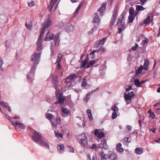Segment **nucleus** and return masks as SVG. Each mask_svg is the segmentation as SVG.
I'll list each match as a JSON object with an SVG mask.
<instances>
[{
	"mask_svg": "<svg viewBox=\"0 0 160 160\" xmlns=\"http://www.w3.org/2000/svg\"><path fill=\"white\" fill-rule=\"evenodd\" d=\"M41 55V52H40L38 53H34L32 55L30 58L32 61H35L33 63L32 67L30 70V73H31L32 71L36 69V67L39 63L40 60V58Z\"/></svg>",
	"mask_w": 160,
	"mask_h": 160,
	"instance_id": "1",
	"label": "nucleus"
},
{
	"mask_svg": "<svg viewBox=\"0 0 160 160\" xmlns=\"http://www.w3.org/2000/svg\"><path fill=\"white\" fill-rule=\"evenodd\" d=\"M42 136L37 132H35L33 134L32 136V139L36 143L39 144L40 143L42 144L43 145L46 147H47L48 149H49V145L45 141H44L41 139Z\"/></svg>",
	"mask_w": 160,
	"mask_h": 160,
	"instance_id": "2",
	"label": "nucleus"
},
{
	"mask_svg": "<svg viewBox=\"0 0 160 160\" xmlns=\"http://www.w3.org/2000/svg\"><path fill=\"white\" fill-rule=\"evenodd\" d=\"M99 155L101 158V160H117V156L115 153L105 154L103 152L99 153Z\"/></svg>",
	"mask_w": 160,
	"mask_h": 160,
	"instance_id": "3",
	"label": "nucleus"
},
{
	"mask_svg": "<svg viewBox=\"0 0 160 160\" xmlns=\"http://www.w3.org/2000/svg\"><path fill=\"white\" fill-rule=\"evenodd\" d=\"M50 16L49 14H47L43 22V26L41 28V35H43L46 29L48 28L50 26L52 21L50 20Z\"/></svg>",
	"mask_w": 160,
	"mask_h": 160,
	"instance_id": "4",
	"label": "nucleus"
},
{
	"mask_svg": "<svg viewBox=\"0 0 160 160\" xmlns=\"http://www.w3.org/2000/svg\"><path fill=\"white\" fill-rule=\"evenodd\" d=\"M77 140L79 143L84 148L86 147L88 145L87 138L85 134L82 133L81 134L79 135L77 137Z\"/></svg>",
	"mask_w": 160,
	"mask_h": 160,
	"instance_id": "5",
	"label": "nucleus"
},
{
	"mask_svg": "<svg viewBox=\"0 0 160 160\" xmlns=\"http://www.w3.org/2000/svg\"><path fill=\"white\" fill-rule=\"evenodd\" d=\"M125 100L127 104H129L132 98L134 96V93L133 91H131L127 93L125 92L124 94Z\"/></svg>",
	"mask_w": 160,
	"mask_h": 160,
	"instance_id": "6",
	"label": "nucleus"
},
{
	"mask_svg": "<svg viewBox=\"0 0 160 160\" xmlns=\"http://www.w3.org/2000/svg\"><path fill=\"white\" fill-rule=\"evenodd\" d=\"M118 13V7L116 6L113 12L112 15L110 22V27H111L114 25L117 18Z\"/></svg>",
	"mask_w": 160,
	"mask_h": 160,
	"instance_id": "7",
	"label": "nucleus"
},
{
	"mask_svg": "<svg viewBox=\"0 0 160 160\" xmlns=\"http://www.w3.org/2000/svg\"><path fill=\"white\" fill-rule=\"evenodd\" d=\"M60 0H51L50 3L48 6L49 11H50L51 10L54 5H55V6L54 7V10H56L58 6V5Z\"/></svg>",
	"mask_w": 160,
	"mask_h": 160,
	"instance_id": "8",
	"label": "nucleus"
},
{
	"mask_svg": "<svg viewBox=\"0 0 160 160\" xmlns=\"http://www.w3.org/2000/svg\"><path fill=\"white\" fill-rule=\"evenodd\" d=\"M64 29L68 32H72L75 29V27L70 23L68 22L65 24Z\"/></svg>",
	"mask_w": 160,
	"mask_h": 160,
	"instance_id": "9",
	"label": "nucleus"
},
{
	"mask_svg": "<svg viewBox=\"0 0 160 160\" xmlns=\"http://www.w3.org/2000/svg\"><path fill=\"white\" fill-rule=\"evenodd\" d=\"M35 71V69H34V70L32 71L31 73H30V70L29 74L27 75V79L28 82L31 83H33V81L34 78Z\"/></svg>",
	"mask_w": 160,
	"mask_h": 160,
	"instance_id": "10",
	"label": "nucleus"
},
{
	"mask_svg": "<svg viewBox=\"0 0 160 160\" xmlns=\"http://www.w3.org/2000/svg\"><path fill=\"white\" fill-rule=\"evenodd\" d=\"M106 39L107 38L105 37L102 39L96 42L94 45L95 47L96 48L101 47L104 45Z\"/></svg>",
	"mask_w": 160,
	"mask_h": 160,
	"instance_id": "11",
	"label": "nucleus"
},
{
	"mask_svg": "<svg viewBox=\"0 0 160 160\" xmlns=\"http://www.w3.org/2000/svg\"><path fill=\"white\" fill-rule=\"evenodd\" d=\"M61 121V119L60 118H55L54 121H51L52 126L54 128H56L57 125L60 123Z\"/></svg>",
	"mask_w": 160,
	"mask_h": 160,
	"instance_id": "12",
	"label": "nucleus"
},
{
	"mask_svg": "<svg viewBox=\"0 0 160 160\" xmlns=\"http://www.w3.org/2000/svg\"><path fill=\"white\" fill-rule=\"evenodd\" d=\"M43 36V35H41V34H40L37 42V50L38 51L41 50L42 49V45L41 38Z\"/></svg>",
	"mask_w": 160,
	"mask_h": 160,
	"instance_id": "13",
	"label": "nucleus"
},
{
	"mask_svg": "<svg viewBox=\"0 0 160 160\" xmlns=\"http://www.w3.org/2000/svg\"><path fill=\"white\" fill-rule=\"evenodd\" d=\"M57 96L58 98V101L56 102L55 104H57L59 103L60 104H63L64 102V99L62 94L59 93L57 95Z\"/></svg>",
	"mask_w": 160,
	"mask_h": 160,
	"instance_id": "14",
	"label": "nucleus"
},
{
	"mask_svg": "<svg viewBox=\"0 0 160 160\" xmlns=\"http://www.w3.org/2000/svg\"><path fill=\"white\" fill-rule=\"evenodd\" d=\"M61 110L63 113L62 114V117L65 118L70 115V112L68 109L65 107H63L62 108Z\"/></svg>",
	"mask_w": 160,
	"mask_h": 160,
	"instance_id": "15",
	"label": "nucleus"
},
{
	"mask_svg": "<svg viewBox=\"0 0 160 160\" xmlns=\"http://www.w3.org/2000/svg\"><path fill=\"white\" fill-rule=\"evenodd\" d=\"M12 124L15 127L16 129H17L18 128H19L21 129H24L26 127L24 124L19 122H17L15 123L12 122Z\"/></svg>",
	"mask_w": 160,
	"mask_h": 160,
	"instance_id": "16",
	"label": "nucleus"
},
{
	"mask_svg": "<svg viewBox=\"0 0 160 160\" xmlns=\"http://www.w3.org/2000/svg\"><path fill=\"white\" fill-rule=\"evenodd\" d=\"M99 148L104 149H106L108 148V146L106 140H104L101 142L99 145Z\"/></svg>",
	"mask_w": 160,
	"mask_h": 160,
	"instance_id": "17",
	"label": "nucleus"
},
{
	"mask_svg": "<svg viewBox=\"0 0 160 160\" xmlns=\"http://www.w3.org/2000/svg\"><path fill=\"white\" fill-rule=\"evenodd\" d=\"M94 135L99 138H102L104 135V134L103 132H99L98 130L97 129H95L94 132Z\"/></svg>",
	"mask_w": 160,
	"mask_h": 160,
	"instance_id": "18",
	"label": "nucleus"
},
{
	"mask_svg": "<svg viewBox=\"0 0 160 160\" xmlns=\"http://www.w3.org/2000/svg\"><path fill=\"white\" fill-rule=\"evenodd\" d=\"M59 34L58 33L55 36L54 38L55 45L58 46L59 45L60 39L59 38Z\"/></svg>",
	"mask_w": 160,
	"mask_h": 160,
	"instance_id": "19",
	"label": "nucleus"
},
{
	"mask_svg": "<svg viewBox=\"0 0 160 160\" xmlns=\"http://www.w3.org/2000/svg\"><path fill=\"white\" fill-rule=\"evenodd\" d=\"M124 17L123 16H120L118 19L117 24L119 26H123L124 23Z\"/></svg>",
	"mask_w": 160,
	"mask_h": 160,
	"instance_id": "20",
	"label": "nucleus"
},
{
	"mask_svg": "<svg viewBox=\"0 0 160 160\" xmlns=\"http://www.w3.org/2000/svg\"><path fill=\"white\" fill-rule=\"evenodd\" d=\"M64 150V146L62 144H58L57 150L59 153H62Z\"/></svg>",
	"mask_w": 160,
	"mask_h": 160,
	"instance_id": "21",
	"label": "nucleus"
},
{
	"mask_svg": "<svg viewBox=\"0 0 160 160\" xmlns=\"http://www.w3.org/2000/svg\"><path fill=\"white\" fill-rule=\"evenodd\" d=\"M46 36V37L44 39L45 41H47L48 39L51 40L54 38V34L52 33H50L49 31H48L47 32Z\"/></svg>",
	"mask_w": 160,
	"mask_h": 160,
	"instance_id": "22",
	"label": "nucleus"
},
{
	"mask_svg": "<svg viewBox=\"0 0 160 160\" xmlns=\"http://www.w3.org/2000/svg\"><path fill=\"white\" fill-rule=\"evenodd\" d=\"M94 18L92 20V22L94 23L99 22H100V19L98 17V14L97 13H95L93 15Z\"/></svg>",
	"mask_w": 160,
	"mask_h": 160,
	"instance_id": "23",
	"label": "nucleus"
},
{
	"mask_svg": "<svg viewBox=\"0 0 160 160\" xmlns=\"http://www.w3.org/2000/svg\"><path fill=\"white\" fill-rule=\"evenodd\" d=\"M78 77L75 74L73 73L70 75L66 79L70 80L71 81H73L76 79Z\"/></svg>",
	"mask_w": 160,
	"mask_h": 160,
	"instance_id": "24",
	"label": "nucleus"
},
{
	"mask_svg": "<svg viewBox=\"0 0 160 160\" xmlns=\"http://www.w3.org/2000/svg\"><path fill=\"white\" fill-rule=\"evenodd\" d=\"M46 118L49 120L51 121L54 118V116L50 113H46L45 114Z\"/></svg>",
	"mask_w": 160,
	"mask_h": 160,
	"instance_id": "25",
	"label": "nucleus"
},
{
	"mask_svg": "<svg viewBox=\"0 0 160 160\" xmlns=\"http://www.w3.org/2000/svg\"><path fill=\"white\" fill-rule=\"evenodd\" d=\"M149 61L147 59H145L144 60L143 68L145 70H147L148 68Z\"/></svg>",
	"mask_w": 160,
	"mask_h": 160,
	"instance_id": "26",
	"label": "nucleus"
},
{
	"mask_svg": "<svg viewBox=\"0 0 160 160\" xmlns=\"http://www.w3.org/2000/svg\"><path fill=\"white\" fill-rule=\"evenodd\" d=\"M134 84L137 87H142V85L140 84V81L138 79H135L133 81Z\"/></svg>",
	"mask_w": 160,
	"mask_h": 160,
	"instance_id": "27",
	"label": "nucleus"
},
{
	"mask_svg": "<svg viewBox=\"0 0 160 160\" xmlns=\"http://www.w3.org/2000/svg\"><path fill=\"white\" fill-rule=\"evenodd\" d=\"M122 144L120 143H118L116 147V148L117 151L119 152H122L124 149L121 147Z\"/></svg>",
	"mask_w": 160,
	"mask_h": 160,
	"instance_id": "28",
	"label": "nucleus"
},
{
	"mask_svg": "<svg viewBox=\"0 0 160 160\" xmlns=\"http://www.w3.org/2000/svg\"><path fill=\"white\" fill-rule=\"evenodd\" d=\"M135 153L138 155L141 154L143 151V149L141 148H136L135 150Z\"/></svg>",
	"mask_w": 160,
	"mask_h": 160,
	"instance_id": "29",
	"label": "nucleus"
},
{
	"mask_svg": "<svg viewBox=\"0 0 160 160\" xmlns=\"http://www.w3.org/2000/svg\"><path fill=\"white\" fill-rule=\"evenodd\" d=\"M129 15L135 16L137 15V13L134 11V9L133 8H131L129 9Z\"/></svg>",
	"mask_w": 160,
	"mask_h": 160,
	"instance_id": "30",
	"label": "nucleus"
},
{
	"mask_svg": "<svg viewBox=\"0 0 160 160\" xmlns=\"http://www.w3.org/2000/svg\"><path fill=\"white\" fill-rule=\"evenodd\" d=\"M86 112L88 113V116L90 121H92L93 120L92 114L91 113V110L88 109L87 110Z\"/></svg>",
	"mask_w": 160,
	"mask_h": 160,
	"instance_id": "31",
	"label": "nucleus"
},
{
	"mask_svg": "<svg viewBox=\"0 0 160 160\" xmlns=\"http://www.w3.org/2000/svg\"><path fill=\"white\" fill-rule=\"evenodd\" d=\"M65 83L66 84V86L68 88H71L73 87V85L71 81H68L67 79H66Z\"/></svg>",
	"mask_w": 160,
	"mask_h": 160,
	"instance_id": "32",
	"label": "nucleus"
},
{
	"mask_svg": "<svg viewBox=\"0 0 160 160\" xmlns=\"http://www.w3.org/2000/svg\"><path fill=\"white\" fill-rule=\"evenodd\" d=\"M54 133L56 137L57 138H62L63 137V135L62 133L59 132L58 131H55Z\"/></svg>",
	"mask_w": 160,
	"mask_h": 160,
	"instance_id": "33",
	"label": "nucleus"
},
{
	"mask_svg": "<svg viewBox=\"0 0 160 160\" xmlns=\"http://www.w3.org/2000/svg\"><path fill=\"white\" fill-rule=\"evenodd\" d=\"M87 159L88 160H97L96 155L94 154L92 156V159L89 155H87Z\"/></svg>",
	"mask_w": 160,
	"mask_h": 160,
	"instance_id": "34",
	"label": "nucleus"
},
{
	"mask_svg": "<svg viewBox=\"0 0 160 160\" xmlns=\"http://www.w3.org/2000/svg\"><path fill=\"white\" fill-rule=\"evenodd\" d=\"M143 69V67L142 65H141L140 67L138 68L135 72L136 75H137L141 73L142 70Z\"/></svg>",
	"mask_w": 160,
	"mask_h": 160,
	"instance_id": "35",
	"label": "nucleus"
},
{
	"mask_svg": "<svg viewBox=\"0 0 160 160\" xmlns=\"http://www.w3.org/2000/svg\"><path fill=\"white\" fill-rule=\"evenodd\" d=\"M105 9V4L103 5L102 6L100 7L98 9V11L99 12L101 13H102L104 11Z\"/></svg>",
	"mask_w": 160,
	"mask_h": 160,
	"instance_id": "36",
	"label": "nucleus"
},
{
	"mask_svg": "<svg viewBox=\"0 0 160 160\" xmlns=\"http://www.w3.org/2000/svg\"><path fill=\"white\" fill-rule=\"evenodd\" d=\"M88 84L87 82L86 79L85 77H84L83 78L82 81V86L83 87V88L85 87L87 84Z\"/></svg>",
	"mask_w": 160,
	"mask_h": 160,
	"instance_id": "37",
	"label": "nucleus"
},
{
	"mask_svg": "<svg viewBox=\"0 0 160 160\" xmlns=\"http://www.w3.org/2000/svg\"><path fill=\"white\" fill-rule=\"evenodd\" d=\"M111 109L113 111V112H117L118 111V108L117 107V106L116 105H114L112 106L111 108Z\"/></svg>",
	"mask_w": 160,
	"mask_h": 160,
	"instance_id": "38",
	"label": "nucleus"
},
{
	"mask_svg": "<svg viewBox=\"0 0 160 160\" xmlns=\"http://www.w3.org/2000/svg\"><path fill=\"white\" fill-rule=\"evenodd\" d=\"M95 63L94 61L92 60L91 62H88L87 64V65L86 66V68H88L91 66L94 65Z\"/></svg>",
	"mask_w": 160,
	"mask_h": 160,
	"instance_id": "39",
	"label": "nucleus"
},
{
	"mask_svg": "<svg viewBox=\"0 0 160 160\" xmlns=\"http://www.w3.org/2000/svg\"><path fill=\"white\" fill-rule=\"evenodd\" d=\"M3 63V60L0 57V70L2 71H4V69L2 67V65Z\"/></svg>",
	"mask_w": 160,
	"mask_h": 160,
	"instance_id": "40",
	"label": "nucleus"
},
{
	"mask_svg": "<svg viewBox=\"0 0 160 160\" xmlns=\"http://www.w3.org/2000/svg\"><path fill=\"white\" fill-rule=\"evenodd\" d=\"M144 8L141 5H138L136 6V10L137 11L143 10Z\"/></svg>",
	"mask_w": 160,
	"mask_h": 160,
	"instance_id": "41",
	"label": "nucleus"
},
{
	"mask_svg": "<svg viewBox=\"0 0 160 160\" xmlns=\"http://www.w3.org/2000/svg\"><path fill=\"white\" fill-rule=\"evenodd\" d=\"M150 20V17L149 16H148L144 21V23L145 24H149Z\"/></svg>",
	"mask_w": 160,
	"mask_h": 160,
	"instance_id": "42",
	"label": "nucleus"
},
{
	"mask_svg": "<svg viewBox=\"0 0 160 160\" xmlns=\"http://www.w3.org/2000/svg\"><path fill=\"white\" fill-rule=\"evenodd\" d=\"M135 17V16L129 15L128 17L129 22H132L134 20Z\"/></svg>",
	"mask_w": 160,
	"mask_h": 160,
	"instance_id": "43",
	"label": "nucleus"
},
{
	"mask_svg": "<svg viewBox=\"0 0 160 160\" xmlns=\"http://www.w3.org/2000/svg\"><path fill=\"white\" fill-rule=\"evenodd\" d=\"M62 55L61 53H60L58 54L56 62H58V63L60 62L61 60V59L62 58Z\"/></svg>",
	"mask_w": 160,
	"mask_h": 160,
	"instance_id": "44",
	"label": "nucleus"
},
{
	"mask_svg": "<svg viewBox=\"0 0 160 160\" xmlns=\"http://www.w3.org/2000/svg\"><path fill=\"white\" fill-rule=\"evenodd\" d=\"M62 55L61 53H60L58 54L56 62H58V63L60 62L61 60V59L62 58Z\"/></svg>",
	"mask_w": 160,
	"mask_h": 160,
	"instance_id": "45",
	"label": "nucleus"
},
{
	"mask_svg": "<svg viewBox=\"0 0 160 160\" xmlns=\"http://www.w3.org/2000/svg\"><path fill=\"white\" fill-rule=\"evenodd\" d=\"M87 64V60H85L84 61L81 62L80 64L81 68H82L84 67Z\"/></svg>",
	"mask_w": 160,
	"mask_h": 160,
	"instance_id": "46",
	"label": "nucleus"
},
{
	"mask_svg": "<svg viewBox=\"0 0 160 160\" xmlns=\"http://www.w3.org/2000/svg\"><path fill=\"white\" fill-rule=\"evenodd\" d=\"M67 23H64L62 22H61L59 23V27L60 28H64V27H65V24H66Z\"/></svg>",
	"mask_w": 160,
	"mask_h": 160,
	"instance_id": "47",
	"label": "nucleus"
},
{
	"mask_svg": "<svg viewBox=\"0 0 160 160\" xmlns=\"http://www.w3.org/2000/svg\"><path fill=\"white\" fill-rule=\"evenodd\" d=\"M117 112H113L112 115V119H115L117 118Z\"/></svg>",
	"mask_w": 160,
	"mask_h": 160,
	"instance_id": "48",
	"label": "nucleus"
},
{
	"mask_svg": "<svg viewBox=\"0 0 160 160\" xmlns=\"http://www.w3.org/2000/svg\"><path fill=\"white\" fill-rule=\"evenodd\" d=\"M97 28V27H93L92 28L91 30L89 32V34H92L93 32L94 31H96Z\"/></svg>",
	"mask_w": 160,
	"mask_h": 160,
	"instance_id": "49",
	"label": "nucleus"
},
{
	"mask_svg": "<svg viewBox=\"0 0 160 160\" xmlns=\"http://www.w3.org/2000/svg\"><path fill=\"white\" fill-rule=\"evenodd\" d=\"M25 26L28 29H30L32 27V24H28L26 22L25 23Z\"/></svg>",
	"mask_w": 160,
	"mask_h": 160,
	"instance_id": "50",
	"label": "nucleus"
},
{
	"mask_svg": "<svg viewBox=\"0 0 160 160\" xmlns=\"http://www.w3.org/2000/svg\"><path fill=\"white\" fill-rule=\"evenodd\" d=\"M28 5L29 7H32L34 5V2L33 1H32L30 3L28 2Z\"/></svg>",
	"mask_w": 160,
	"mask_h": 160,
	"instance_id": "51",
	"label": "nucleus"
},
{
	"mask_svg": "<svg viewBox=\"0 0 160 160\" xmlns=\"http://www.w3.org/2000/svg\"><path fill=\"white\" fill-rule=\"evenodd\" d=\"M138 46V44L137 43H135V46L132 47L131 48V49L133 51H136L137 48Z\"/></svg>",
	"mask_w": 160,
	"mask_h": 160,
	"instance_id": "52",
	"label": "nucleus"
},
{
	"mask_svg": "<svg viewBox=\"0 0 160 160\" xmlns=\"http://www.w3.org/2000/svg\"><path fill=\"white\" fill-rule=\"evenodd\" d=\"M98 51L101 52H105L106 51V49L103 48H100L98 50Z\"/></svg>",
	"mask_w": 160,
	"mask_h": 160,
	"instance_id": "53",
	"label": "nucleus"
},
{
	"mask_svg": "<svg viewBox=\"0 0 160 160\" xmlns=\"http://www.w3.org/2000/svg\"><path fill=\"white\" fill-rule=\"evenodd\" d=\"M127 59L129 62H130L132 61V55L130 54H129L128 56Z\"/></svg>",
	"mask_w": 160,
	"mask_h": 160,
	"instance_id": "54",
	"label": "nucleus"
},
{
	"mask_svg": "<svg viewBox=\"0 0 160 160\" xmlns=\"http://www.w3.org/2000/svg\"><path fill=\"white\" fill-rule=\"evenodd\" d=\"M1 105L2 107H6L7 106H8V104L4 102H1Z\"/></svg>",
	"mask_w": 160,
	"mask_h": 160,
	"instance_id": "55",
	"label": "nucleus"
},
{
	"mask_svg": "<svg viewBox=\"0 0 160 160\" xmlns=\"http://www.w3.org/2000/svg\"><path fill=\"white\" fill-rule=\"evenodd\" d=\"M149 117L152 118V119L154 118H155L154 113L153 112H151L149 115Z\"/></svg>",
	"mask_w": 160,
	"mask_h": 160,
	"instance_id": "56",
	"label": "nucleus"
},
{
	"mask_svg": "<svg viewBox=\"0 0 160 160\" xmlns=\"http://www.w3.org/2000/svg\"><path fill=\"white\" fill-rule=\"evenodd\" d=\"M61 68V65L60 64V62H58V64L57 65V69L58 70H60Z\"/></svg>",
	"mask_w": 160,
	"mask_h": 160,
	"instance_id": "57",
	"label": "nucleus"
},
{
	"mask_svg": "<svg viewBox=\"0 0 160 160\" xmlns=\"http://www.w3.org/2000/svg\"><path fill=\"white\" fill-rule=\"evenodd\" d=\"M68 147L69 148V151L70 152H74V150L73 148L69 146H68Z\"/></svg>",
	"mask_w": 160,
	"mask_h": 160,
	"instance_id": "58",
	"label": "nucleus"
},
{
	"mask_svg": "<svg viewBox=\"0 0 160 160\" xmlns=\"http://www.w3.org/2000/svg\"><path fill=\"white\" fill-rule=\"evenodd\" d=\"M126 128L129 131H130L132 130V126L130 125H128L127 126Z\"/></svg>",
	"mask_w": 160,
	"mask_h": 160,
	"instance_id": "59",
	"label": "nucleus"
},
{
	"mask_svg": "<svg viewBox=\"0 0 160 160\" xmlns=\"http://www.w3.org/2000/svg\"><path fill=\"white\" fill-rule=\"evenodd\" d=\"M132 87L131 86H129L128 88H126V91L128 92L132 89Z\"/></svg>",
	"mask_w": 160,
	"mask_h": 160,
	"instance_id": "60",
	"label": "nucleus"
},
{
	"mask_svg": "<svg viewBox=\"0 0 160 160\" xmlns=\"http://www.w3.org/2000/svg\"><path fill=\"white\" fill-rule=\"evenodd\" d=\"M89 98V96L88 95H87L86 97H85L84 98V100L86 102H87L88 99Z\"/></svg>",
	"mask_w": 160,
	"mask_h": 160,
	"instance_id": "61",
	"label": "nucleus"
},
{
	"mask_svg": "<svg viewBox=\"0 0 160 160\" xmlns=\"http://www.w3.org/2000/svg\"><path fill=\"white\" fill-rule=\"evenodd\" d=\"M80 9V8H78V7L77 8V9H76L75 11L74 12V13H75L74 15H76V14L78 13Z\"/></svg>",
	"mask_w": 160,
	"mask_h": 160,
	"instance_id": "62",
	"label": "nucleus"
},
{
	"mask_svg": "<svg viewBox=\"0 0 160 160\" xmlns=\"http://www.w3.org/2000/svg\"><path fill=\"white\" fill-rule=\"evenodd\" d=\"M53 83L55 84V85L56 86V88H57V86L58 84V82L57 81L54 80L53 81Z\"/></svg>",
	"mask_w": 160,
	"mask_h": 160,
	"instance_id": "63",
	"label": "nucleus"
},
{
	"mask_svg": "<svg viewBox=\"0 0 160 160\" xmlns=\"http://www.w3.org/2000/svg\"><path fill=\"white\" fill-rule=\"evenodd\" d=\"M157 37H160V27H159L158 30V33L157 34Z\"/></svg>",
	"mask_w": 160,
	"mask_h": 160,
	"instance_id": "64",
	"label": "nucleus"
}]
</instances>
